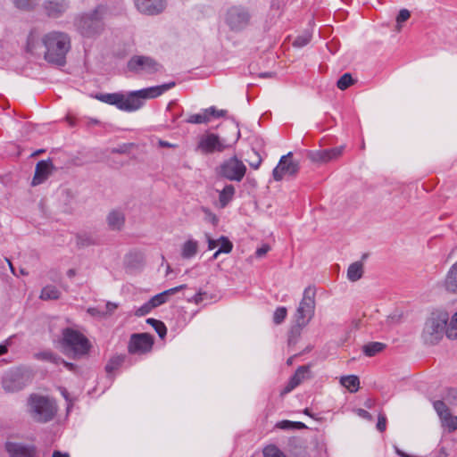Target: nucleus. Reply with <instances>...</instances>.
I'll list each match as a JSON object with an SVG mask.
<instances>
[{
	"label": "nucleus",
	"mask_w": 457,
	"mask_h": 457,
	"mask_svg": "<svg viewBox=\"0 0 457 457\" xmlns=\"http://www.w3.org/2000/svg\"><path fill=\"white\" fill-rule=\"evenodd\" d=\"M174 87L175 82H169L159 86L131 91L127 95L122 93L100 94L96 96V98L103 103L115 105L120 111L131 112L140 109L146 99L156 98Z\"/></svg>",
	"instance_id": "1"
},
{
	"label": "nucleus",
	"mask_w": 457,
	"mask_h": 457,
	"mask_svg": "<svg viewBox=\"0 0 457 457\" xmlns=\"http://www.w3.org/2000/svg\"><path fill=\"white\" fill-rule=\"evenodd\" d=\"M107 13V5L99 4L93 10L78 14L74 19L76 30L86 38L99 37L104 30V19Z\"/></svg>",
	"instance_id": "2"
},
{
	"label": "nucleus",
	"mask_w": 457,
	"mask_h": 457,
	"mask_svg": "<svg viewBox=\"0 0 457 457\" xmlns=\"http://www.w3.org/2000/svg\"><path fill=\"white\" fill-rule=\"evenodd\" d=\"M46 48L45 59L50 63L62 66L66 62V54L71 50V37L62 31L53 30L42 37Z\"/></svg>",
	"instance_id": "3"
},
{
	"label": "nucleus",
	"mask_w": 457,
	"mask_h": 457,
	"mask_svg": "<svg viewBox=\"0 0 457 457\" xmlns=\"http://www.w3.org/2000/svg\"><path fill=\"white\" fill-rule=\"evenodd\" d=\"M28 412L34 421L46 423L54 418L57 406L53 399L32 394L28 399Z\"/></svg>",
	"instance_id": "4"
},
{
	"label": "nucleus",
	"mask_w": 457,
	"mask_h": 457,
	"mask_svg": "<svg viewBox=\"0 0 457 457\" xmlns=\"http://www.w3.org/2000/svg\"><path fill=\"white\" fill-rule=\"evenodd\" d=\"M448 320L449 314L447 312L441 310L433 312L423 328L422 338L424 342L428 345L436 344L445 334Z\"/></svg>",
	"instance_id": "5"
},
{
	"label": "nucleus",
	"mask_w": 457,
	"mask_h": 457,
	"mask_svg": "<svg viewBox=\"0 0 457 457\" xmlns=\"http://www.w3.org/2000/svg\"><path fill=\"white\" fill-rule=\"evenodd\" d=\"M62 346L66 352H71L74 358L87 354L91 347L88 339L79 331L65 328L62 331Z\"/></svg>",
	"instance_id": "6"
},
{
	"label": "nucleus",
	"mask_w": 457,
	"mask_h": 457,
	"mask_svg": "<svg viewBox=\"0 0 457 457\" xmlns=\"http://www.w3.org/2000/svg\"><path fill=\"white\" fill-rule=\"evenodd\" d=\"M315 289L308 287L303 291V299L296 310L295 322L297 328V334L300 333V329L306 326L314 314L315 310Z\"/></svg>",
	"instance_id": "7"
},
{
	"label": "nucleus",
	"mask_w": 457,
	"mask_h": 457,
	"mask_svg": "<svg viewBox=\"0 0 457 457\" xmlns=\"http://www.w3.org/2000/svg\"><path fill=\"white\" fill-rule=\"evenodd\" d=\"M251 14L247 8L242 5H234L228 9L225 22L232 31H241L250 23Z\"/></svg>",
	"instance_id": "8"
},
{
	"label": "nucleus",
	"mask_w": 457,
	"mask_h": 457,
	"mask_svg": "<svg viewBox=\"0 0 457 457\" xmlns=\"http://www.w3.org/2000/svg\"><path fill=\"white\" fill-rule=\"evenodd\" d=\"M128 69L137 74H153L158 72L162 66L150 56L134 55L128 62Z\"/></svg>",
	"instance_id": "9"
},
{
	"label": "nucleus",
	"mask_w": 457,
	"mask_h": 457,
	"mask_svg": "<svg viewBox=\"0 0 457 457\" xmlns=\"http://www.w3.org/2000/svg\"><path fill=\"white\" fill-rule=\"evenodd\" d=\"M299 171V162L294 159L293 154L283 155L278 165L274 168L272 176L276 181H280L286 177H294Z\"/></svg>",
	"instance_id": "10"
},
{
	"label": "nucleus",
	"mask_w": 457,
	"mask_h": 457,
	"mask_svg": "<svg viewBox=\"0 0 457 457\" xmlns=\"http://www.w3.org/2000/svg\"><path fill=\"white\" fill-rule=\"evenodd\" d=\"M245 172V165L236 156L225 161L220 167V174L231 181H241Z\"/></svg>",
	"instance_id": "11"
},
{
	"label": "nucleus",
	"mask_w": 457,
	"mask_h": 457,
	"mask_svg": "<svg viewBox=\"0 0 457 457\" xmlns=\"http://www.w3.org/2000/svg\"><path fill=\"white\" fill-rule=\"evenodd\" d=\"M226 114V110H219L215 106H211L202 109L198 113L188 115L185 121L190 124H206L212 120L223 117Z\"/></svg>",
	"instance_id": "12"
},
{
	"label": "nucleus",
	"mask_w": 457,
	"mask_h": 457,
	"mask_svg": "<svg viewBox=\"0 0 457 457\" xmlns=\"http://www.w3.org/2000/svg\"><path fill=\"white\" fill-rule=\"evenodd\" d=\"M153 344V337L149 334H134L129 344V352L130 353H145L152 349Z\"/></svg>",
	"instance_id": "13"
},
{
	"label": "nucleus",
	"mask_w": 457,
	"mask_h": 457,
	"mask_svg": "<svg viewBox=\"0 0 457 457\" xmlns=\"http://www.w3.org/2000/svg\"><path fill=\"white\" fill-rule=\"evenodd\" d=\"M343 146H336L329 149H317L308 152L309 159L317 163H323L331 161L342 154Z\"/></svg>",
	"instance_id": "14"
},
{
	"label": "nucleus",
	"mask_w": 457,
	"mask_h": 457,
	"mask_svg": "<svg viewBox=\"0 0 457 457\" xmlns=\"http://www.w3.org/2000/svg\"><path fill=\"white\" fill-rule=\"evenodd\" d=\"M138 12L146 15H156L166 8V0H134Z\"/></svg>",
	"instance_id": "15"
},
{
	"label": "nucleus",
	"mask_w": 457,
	"mask_h": 457,
	"mask_svg": "<svg viewBox=\"0 0 457 457\" xmlns=\"http://www.w3.org/2000/svg\"><path fill=\"white\" fill-rule=\"evenodd\" d=\"M43 8L46 14L50 18H59L62 16L70 8L69 0H45Z\"/></svg>",
	"instance_id": "16"
},
{
	"label": "nucleus",
	"mask_w": 457,
	"mask_h": 457,
	"mask_svg": "<svg viewBox=\"0 0 457 457\" xmlns=\"http://www.w3.org/2000/svg\"><path fill=\"white\" fill-rule=\"evenodd\" d=\"M54 169L51 160L40 161L37 163L35 174L32 179V186H37L45 182Z\"/></svg>",
	"instance_id": "17"
},
{
	"label": "nucleus",
	"mask_w": 457,
	"mask_h": 457,
	"mask_svg": "<svg viewBox=\"0 0 457 457\" xmlns=\"http://www.w3.org/2000/svg\"><path fill=\"white\" fill-rule=\"evenodd\" d=\"M310 370L308 366H300L293 377L290 378L287 385L282 391V395L287 394L299 386L303 380L309 378Z\"/></svg>",
	"instance_id": "18"
},
{
	"label": "nucleus",
	"mask_w": 457,
	"mask_h": 457,
	"mask_svg": "<svg viewBox=\"0 0 457 457\" xmlns=\"http://www.w3.org/2000/svg\"><path fill=\"white\" fill-rule=\"evenodd\" d=\"M3 388L7 393L18 392L25 387L23 378L16 374L6 375L2 381Z\"/></svg>",
	"instance_id": "19"
},
{
	"label": "nucleus",
	"mask_w": 457,
	"mask_h": 457,
	"mask_svg": "<svg viewBox=\"0 0 457 457\" xmlns=\"http://www.w3.org/2000/svg\"><path fill=\"white\" fill-rule=\"evenodd\" d=\"M5 450L11 457H33L34 448L21 444L8 442Z\"/></svg>",
	"instance_id": "20"
},
{
	"label": "nucleus",
	"mask_w": 457,
	"mask_h": 457,
	"mask_svg": "<svg viewBox=\"0 0 457 457\" xmlns=\"http://www.w3.org/2000/svg\"><path fill=\"white\" fill-rule=\"evenodd\" d=\"M186 287H187V285H180V286L175 287L173 288L165 290L160 294H157L156 295L153 296L150 299L152 306L154 308H156V307L165 303L170 295L183 290Z\"/></svg>",
	"instance_id": "21"
},
{
	"label": "nucleus",
	"mask_w": 457,
	"mask_h": 457,
	"mask_svg": "<svg viewBox=\"0 0 457 457\" xmlns=\"http://www.w3.org/2000/svg\"><path fill=\"white\" fill-rule=\"evenodd\" d=\"M198 242L193 238L187 239L181 245V257L183 259H191L196 255L198 252Z\"/></svg>",
	"instance_id": "22"
},
{
	"label": "nucleus",
	"mask_w": 457,
	"mask_h": 457,
	"mask_svg": "<svg viewBox=\"0 0 457 457\" xmlns=\"http://www.w3.org/2000/svg\"><path fill=\"white\" fill-rule=\"evenodd\" d=\"M125 221V215L121 211L113 210L107 216V222L112 229H120Z\"/></svg>",
	"instance_id": "23"
},
{
	"label": "nucleus",
	"mask_w": 457,
	"mask_h": 457,
	"mask_svg": "<svg viewBox=\"0 0 457 457\" xmlns=\"http://www.w3.org/2000/svg\"><path fill=\"white\" fill-rule=\"evenodd\" d=\"M445 287L447 291L457 293V262L448 271L445 279Z\"/></svg>",
	"instance_id": "24"
},
{
	"label": "nucleus",
	"mask_w": 457,
	"mask_h": 457,
	"mask_svg": "<svg viewBox=\"0 0 457 457\" xmlns=\"http://www.w3.org/2000/svg\"><path fill=\"white\" fill-rule=\"evenodd\" d=\"M235 195V187L233 185H227L219 194L220 207L224 208L233 199Z\"/></svg>",
	"instance_id": "25"
},
{
	"label": "nucleus",
	"mask_w": 457,
	"mask_h": 457,
	"mask_svg": "<svg viewBox=\"0 0 457 457\" xmlns=\"http://www.w3.org/2000/svg\"><path fill=\"white\" fill-rule=\"evenodd\" d=\"M363 275V264L361 262L352 263L347 270V278L355 282L359 280Z\"/></svg>",
	"instance_id": "26"
},
{
	"label": "nucleus",
	"mask_w": 457,
	"mask_h": 457,
	"mask_svg": "<svg viewBox=\"0 0 457 457\" xmlns=\"http://www.w3.org/2000/svg\"><path fill=\"white\" fill-rule=\"evenodd\" d=\"M340 384L347 388L351 393H355L360 387L359 378L355 375L343 376L340 378Z\"/></svg>",
	"instance_id": "27"
},
{
	"label": "nucleus",
	"mask_w": 457,
	"mask_h": 457,
	"mask_svg": "<svg viewBox=\"0 0 457 457\" xmlns=\"http://www.w3.org/2000/svg\"><path fill=\"white\" fill-rule=\"evenodd\" d=\"M61 296V291L54 285H47L44 287L40 293V299L47 300H57Z\"/></svg>",
	"instance_id": "28"
},
{
	"label": "nucleus",
	"mask_w": 457,
	"mask_h": 457,
	"mask_svg": "<svg viewBox=\"0 0 457 457\" xmlns=\"http://www.w3.org/2000/svg\"><path fill=\"white\" fill-rule=\"evenodd\" d=\"M433 406L437 415L439 416L443 425L446 420L452 415L449 408L444 401L438 400L433 403Z\"/></svg>",
	"instance_id": "29"
},
{
	"label": "nucleus",
	"mask_w": 457,
	"mask_h": 457,
	"mask_svg": "<svg viewBox=\"0 0 457 457\" xmlns=\"http://www.w3.org/2000/svg\"><path fill=\"white\" fill-rule=\"evenodd\" d=\"M231 128L237 135L235 141H237L239 139H242L243 141H250V142L258 141L257 137L251 134L246 129H239L237 125L233 124V123L231 124Z\"/></svg>",
	"instance_id": "30"
},
{
	"label": "nucleus",
	"mask_w": 457,
	"mask_h": 457,
	"mask_svg": "<svg viewBox=\"0 0 457 457\" xmlns=\"http://www.w3.org/2000/svg\"><path fill=\"white\" fill-rule=\"evenodd\" d=\"M445 333L448 338L457 339V312L453 315L450 322H446Z\"/></svg>",
	"instance_id": "31"
},
{
	"label": "nucleus",
	"mask_w": 457,
	"mask_h": 457,
	"mask_svg": "<svg viewBox=\"0 0 457 457\" xmlns=\"http://www.w3.org/2000/svg\"><path fill=\"white\" fill-rule=\"evenodd\" d=\"M385 348V345L379 342H372L363 346V353L367 356H374Z\"/></svg>",
	"instance_id": "32"
},
{
	"label": "nucleus",
	"mask_w": 457,
	"mask_h": 457,
	"mask_svg": "<svg viewBox=\"0 0 457 457\" xmlns=\"http://www.w3.org/2000/svg\"><path fill=\"white\" fill-rule=\"evenodd\" d=\"M146 322L148 324H150L154 328V330L156 331V333L158 334V336L161 338L165 337L166 333H167V328L162 321L153 319V318H149L146 320Z\"/></svg>",
	"instance_id": "33"
},
{
	"label": "nucleus",
	"mask_w": 457,
	"mask_h": 457,
	"mask_svg": "<svg viewBox=\"0 0 457 457\" xmlns=\"http://www.w3.org/2000/svg\"><path fill=\"white\" fill-rule=\"evenodd\" d=\"M228 138H225L219 134H216L214 132L207 131L203 137L201 138L199 143H225L228 141Z\"/></svg>",
	"instance_id": "34"
},
{
	"label": "nucleus",
	"mask_w": 457,
	"mask_h": 457,
	"mask_svg": "<svg viewBox=\"0 0 457 457\" xmlns=\"http://www.w3.org/2000/svg\"><path fill=\"white\" fill-rule=\"evenodd\" d=\"M223 149V145H197L195 151L202 154H209L215 151L221 152Z\"/></svg>",
	"instance_id": "35"
},
{
	"label": "nucleus",
	"mask_w": 457,
	"mask_h": 457,
	"mask_svg": "<svg viewBox=\"0 0 457 457\" xmlns=\"http://www.w3.org/2000/svg\"><path fill=\"white\" fill-rule=\"evenodd\" d=\"M245 162H248L251 168L257 170L261 163H262V158L260 154L254 150L251 149V152L248 153V157H246Z\"/></svg>",
	"instance_id": "36"
},
{
	"label": "nucleus",
	"mask_w": 457,
	"mask_h": 457,
	"mask_svg": "<svg viewBox=\"0 0 457 457\" xmlns=\"http://www.w3.org/2000/svg\"><path fill=\"white\" fill-rule=\"evenodd\" d=\"M312 39V32L309 30L303 31L301 35L295 37L293 46L295 47H303L310 43Z\"/></svg>",
	"instance_id": "37"
},
{
	"label": "nucleus",
	"mask_w": 457,
	"mask_h": 457,
	"mask_svg": "<svg viewBox=\"0 0 457 457\" xmlns=\"http://www.w3.org/2000/svg\"><path fill=\"white\" fill-rule=\"evenodd\" d=\"M353 83V79L350 73H345L337 82V86L341 90H345Z\"/></svg>",
	"instance_id": "38"
},
{
	"label": "nucleus",
	"mask_w": 457,
	"mask_h": 457,
	"mask_svg": "<svg viewBox=\"0 0 457 457\" xmlns=\"http://www.w3.org/2000/svg\"><path fill=\"white\" fill-rule=\"evenodd\" d=\"M263 457H287V456L277 446L268 445L263 449Z\"/></svg>",
	"instance_id": "39"
},
{
	"label": "nucleus",
	"mask_w": 457,
	"mask_h": 457,
	"mask_svg": "<svg viewBox=\"0 0 457 457\" xmlns=\"http://www.w3.org/2000/svg\"><path fill=\"white\" fill-rule=\"evenodd\" d=\"M124 361V357L118 355L112 357L109 362L107 363L105 370L107 372H112L114 370L118 369Z\"/></svg>",
	"instance_id": "40"
},
{
	"label": "nucleus",
	"mask_w": 457,
	"mask_h": 457,
	"mask_svg": "<svg viewBox=\"0 0 457 457\" xmlns=\"http://www.w3.org/2000/svg\"><path fill=\"white\" fill-rule=\"evenodd\" d=\"M277 428L281 429H293L304 428V424L302 422H293L289 420H282L276 425Z\"/></svg>",
	"instance_id": "41"
},
{
	"label": "nucleus",
	"mask_w": 457,
	"mask_h": 457,
	"mask_svg": "<svg viewBox=\"0 0 457 457\" xmlns=\"http://www.w3.org/2000/svg\"><path fill=\"white\" fill-rule=\"evenodd\" d=\"M220 252H222L223 253H229L232 251L233 244L231 241L224 236H221L220 237Z\"/></svg>",
	"instance_id": "42"
},
{
	"label": "nucleus",
	"mask_w": 457,
	"mask_h": 457,
	"mask_svg": "<svg viewBox=\"0 0 457 457\" xmlns=\"http://www.w3.org/2000/svg\"><path fill=\"white\" fill-rule=\"evenodd\" d=\"M287 314L286 307H278L276 309L273 314V321L276 324H280L284 321Z\"/></svg>",
	"instance_id": "43"
},
{
	"label": "nucleus",
	"mask_w": 457,
	"mask_h": 457,
	"mask_svg": "<svg viewBox=\"0 0 457 457\" xmlns=\"http://www.w3.org/2000/svg\"><path fill=\"white\" fill-rule=\"evenodd\" d=\"M411 17V12L407 9H402L400 10L397 17H396V22H397V30H401V23L406 21Z\"/></svg>",
	"instance_id": "44"
},
{
	"label": "nucleus",
	"mask_w": 457,
	"mask_h": 457,
	"mask_svg": "<svg viewBox=\"0 0 457 457\" xmlns=\"http://www.w3.org/2000/svg\"><path fill=\"white\" fill-rule=\"evenodd\" d=\"M153 309L154 307L152 306V303L149 300L135 311V315L137 317L145 316L148 314Z\"/></svg>",
	"instance_id": "45"
},
{
	"label": "nucleus",
	"mask_w": 457,
	"mask_h": 457,
	"mask_svg": "<svg viewBox=\"0 0 457 457\" xmlns=\"http://www.w3.org/2000/svg\"><path fill=\"white\" fill-rule=\"evenodd\" d=\"M445 400L451 405L457 404V389L450 388L447 390Z\"/></svg>",
	"instance_id": "46"
},
{
	"label": "nucleus",
	"mask_w": 457,
	"mask_h": 457,
	"mask_svg": "<svg viewBox=\"0 0 457 457\" xmlns=\"http://www.w3.org/2000/svg\"><path fill=\"white\" fill-rule=\"evenodd\" d=\"M14 5L22 10H29L32 8V1L31 0H14Z\"/></svg>",
	"instance_id": "47"
},
{
	"label": "nucleus",
	"mask_w": 457,
	"mask_h": 457,
	"mask_svg": "<svg viewBox=\"0 0 457 457\" xmlns=\"http://www.w3.org/2000/svg\"><path fill=\"white\" fill-rule=\"evenodd\" d=\"M446 427L450 431H454L457 429V416H450L448 420H446L445 423L443 425Z\"/></svg>",
	"instance_id": "48"
},
{
	"label": "nucleus",
	"mask_w": 457,
	"mask_h": 457,
	"mask_svg": "<svg viewBox=\"0 0 457 457\" xmlns=\"http://www.w3.org/2000/svg\"><path fill=\"white\" fill-rule=\"evenodd\" d=\"M203 211L206 214V220L211 222L212 225H217L219 221L218 217L207 208H204Z\"/></svg>",
	"instance_id": "49"
},
{
	"label": "nucleus",
	"mask_w": 457,
	"mask_h": 457,
	"mask_svg": "<svg viewBox=\"0 0 457 457\" xmlns=\"http://www.w3.org/2000/svg\"><path fill=\"white\" fill-rule=\"evenodd\" d=\"M377 428L380 432H384L386 428V418L384 414H379L377 423Z\"/></svg>",
	"instance_id": "50"
},
{
	"label": "nucleus",
	"mask_w": 457,
	"mask_h": 457,
	"mask_svg": "<svg viewBox=\"0 0 457 457\" xmlns=\"http://www.w3.org/2000/svg\"><path fill=\"white\" fill-rule=\"evenodd\" d=\"M41 355L43 359L52 361L55 364H59V360H61V357L54 355L51 352H45Z\"/></svg>",
	"instance_id": "51"
},
{
	"label": "nucleus",
	"mask_w": 457,
	"mask_h": 457,
	"mask_svg": "<svg viewBox=\"0 0 457 457\" xmlns=\"http://www.w3.org/2000/svg\"><path fill=\"white\" fill-rule=\"evenodd\" d=\"M118 308V305L114 303H111V302H108L106 304H105V307H104V310L103 312V314H105V316L107 315H111L113 313V312Z\"/></svg>",
	"instance_id": "52"
},
{
	"label": "nucleus",
	"mask_w": 457,
	"mask_h": 457,
	"mask_svg": "<svg viewBox=\"0 0 457 457\" xmlns=\"http://www.w3.org/2000/svg\"><path fill=\"white\" fill-rule=\"evenodd\" d=\"M270 247L269 245H263L262 246H261L260 248H258L255 252V255L256 257L258 258H262L269 251H270Z\"/></svg>",
	"instance_id": "53"
},
{
	"label": "nucleus",
	"mask_w": 457,
	"mask_h": 457,
	"mask_svg": "<svg viewBox=\"0 0 457 457\" xmlns=\"http://www.w3.org/2000/svg\"><path fill=\"white\" fill-rule=\"evenodd\" d=\"M205 236H206L207 243H208V250H212L219 245L220 238L215 240V239H212L208 234H206Z\"/></svg>",
	"instance_id": "54"
},
{
	"label": "nucleus",
	"mask_w": 457,
	"mask_h": 457,
	"mask_svg": "<svg viewBox=\"0 0 457 457\" xmlns=\"http://www.w3.org/2000/svg\"><path fill=\"white\" fill-rule=\"evenodd\" d=\"M88 313H90L92 316H99L103 317L105 316V314H103L104 310H101L99 307L96 308H89L87 310Z\"/></svg>",
	"instance_id": "55"
},
{
	"label": "nucleus",
	"mask_w": 457,
	"mask_h": 457,
	"mask_svg": "<svg viewBox=\"0 0 457 457\" xmlns=\"http://www.w3.org/2000/svg\"><path fill=\"white\" fill-rule=\"evenodd\" d=\"M204 295H205V293L199 292V293L195 294L190 301L195 303V304H198L203 301Z\"/></svg>",
	"instance_id": "56"
},
{
	"label": "nucleus",
	"mask_w": 457,
	"mask_h": 457,
	"mask_svg": "<svg viewBox=\"0 0 457 457\" xmlns=\"http://www.w3.org/2000/svg\"><path fill=\"white\" fill-rule=\"evenodd\" d=\"M357 412H358V415L361 416L363 419H367V420H370L371 419L370 413L368 412L367 411L363 410V409H359L357 411Z\"/></svg>",
	"instance_id": "57"
},
{
	"label": "nucleus",
	"mask_w": 457,
	"mask_h": 457,
	"mask_svg": "<svg viewBox=\"0 0 457 457\" xmlns=\"http://www.w3.org/2000/svg\"><path fill=\"white\" fill-rule=\"evenodd\" d=\"M128 151V147H127V145H123L122 146H120V148L118 149H114L112 154H125L126 152Z\"/></svg>",
	"instance_id": "58"
},
{
	"label": "nucleus",
	"mask_w": 457,
	"mask_h": 457,
	"mask_svg": "<svg viewBox=\"0 0 457 457\" xmlns=\"http://www.w3.org/2000/svg\"><path fill=\"white\" fill-rule=\"evenodd\" d=\"M59 363L63 364L70 370H73L75 368V365L73 363L67 362L64 360H62V358H61V360H59Z\"/></svg>",
	"instance_id": "59"
},
{
	"label": "nucleus",
	"mask_w": 457,
	"mask_h": 457,
	"mask_svg": "<svg viewBox=\"0 0 457 457\" xmlns=\"http://www.w3.org/2000/svg\"><path fill=\"white\" fill-rule=\"evenodd\" d=\"M52 457H70L69 453H62L60 451H54Z\"/></svg>",
	"instance_id": "60"
},
{
	"label": "nucleus",
	"mask_w": 457,
	"mask_h": 457,
	"mask_svg": "<svg viewBox=\"0 0 457 457\" xmlns=\"http://www.w3.org/2000/svg\"><path fill=\"white\" fill-rule=\"evenodd\" d=\"M7 353V346L4 345H0V355H3Z\"/></svg>",
	"instance_id": "61"
},
{
	"label": "nucleus",
	"mask_w": 457,
	"mask_h": 457,
	"mask_svg": "<svg viewBox=\"0 0 457 457\" xmlns=\"http://www.w3.org/2000/svg\"><path fill=\"white\" fill-rule=\"evenodd\" d=\"M75 274H76V271H75V270H73V269H70V270L67 271V276H68L69 278H72L73 276H75Z\"/></svg>",
	"instance_id": "62"
},
{
	"label": "nucleus",
	"mask_w": 457,
	"mask_h": 457,
	"mask_svg": "<svg viewBox=\"0 0 457 457\" xmlns=\"http://www.w3.org/2000/svg\"><path fill=\"white\" fill-rule=\"evenodd\" d=\"M220 253H223L222 252H220V249H218L212 255V260H216Z\"/></svg>",
	"instance_id": "63"
},
{
	"label": "nucleus",
	"mask_w": 457,
	"mask_h": 457,
	"mask_svg": "<svg viewBox=\"0 0 457 457\" xmlns=\"http://www.w3.org/2000/svg\"><path fill=\"white\" fill-rule=\"evenodd\" d=\"M67 120L70 123L71 126H74L75 125V120H74V118L71 117V116H68L67 117Z\"/></svg>",
	"instance_id": "64"
}]
</instances>
